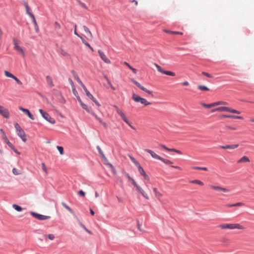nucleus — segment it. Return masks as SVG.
<instances>
[{"instance_id":"obj_18","label":"nucleus","mask_w":254,"mask_h":254,"mask_svg":"<svg viewBox=\"0 0 254 254\" xmlns=\"http://www.w3.org/2000/svg\"><path fill=\"white\" fill-rule=\"evenodd\" d=\"M244 229L245 228L242 225H241L240 224L238 223H233V224H230V227L229 229Z\"/></svg>"},{"instance_id":"obj_46","label":"nucleus","mask_w":254,"mask_h":254,"mask_svg":"<svg viewBox=\"0 0 254 254\" xmlns=\"http://www.w3.org/2000/svg\"><path fill=\"white\" fill-rule=\"evenodd\" d=\"M138 169V171L140 173V174L141 175H145L146 173L145 172V171H144L143 169L141 167V166L137 168Z\"/></svg>"},{"instance_id":"obj_30","label":"nucleus","mask_w":254,"mask_h":254,"mask_svg":"<svg viewBox=\"0 0 254 254\" xmlns=\"http://www.w3.org/2000/svg\"><path fill=\"white\" fill-rule=\"evenodd\" d=\"M163 31L166 33H171V34H179V35H182L183 34V33L181 32L172 31L168 30L167 29H164Z\"/></svg>"},{"instance_id":"obj_43","label":"nucleus","mask_w":254,"mask_h":254,"mask_svg":"<svg viewBox=\"0 0 254 254\" xmlns=\"http://www.w3.org/2000/svg\"><path fill=\"white\" fill-rule=\"evenodd\" d=\"M4 75L6 77H10V78H12L14 77V75H13L12 74H11V73H10L9 72H8L7 70H5L4 71Z\"/></svg>"},{"instance_id":"obj_32","label":"nucleus","mask_w":254,"mask_h":254,"mask_svg":"<svg viewBox=\"0 0 254 254\" xmlns=\"http://www.w3.org/2000/svg\"><path fill=\"white\" fill-rule=\"evenodd\" d=\"M219 227L221 229H229L230 224H223L219 225Z\"/></svg>"},{"instance_id":"obj_7","label":"nucleus","mask_w":254,"mask_h":254,"mask_svg":"<svg viewBox=\"0 0 254 254\" xmlns=\"http://www.w3.org/2000/svg\"><path fill=\"white\" fill-rule=\"evenodd\" d=\"M39 112L42 115V117L43 118H44L46 121H47L48 122H49V123H50L52 124H55V123H56L55 120L54 118L51 117L49 115V114L47 112L44 111L42 109H39Z\"/></svg>"},{"instance_id":"obj_47","label":"nucleus","mask_w":254,"mask_h":254,"mask_svg":"<svg viewBox=\"0 0 254 254\" xmlns=\"http://www.w3.org/2000/svg\"><path fill=\"white\" fill-rule=\"evenodd\" d=\"M61 54L63 56H64L65 57H67V58L70 57V55L68 53H67V52H66L65 51H61Z\"/></svg>"},{"instance_id":"obj_29","label":"nucleus","mask_w":254,"mask_h":254,"mask_svg":"<svg viewBox=\"0 0 254 254\" xmlns=\"http://www.w3.org/2000/svg\"><path fill=\"white\" fill-rule=\"evenodd\" d=\"M190 183L197 184L200 186H203L204 183L199 180H194L190 181Z\"/></svg>"},{"instance_id":"obj_40","label":"nucleus","mask_w":254,"mask_h":254,"mask_svg":"<svg viewBox=\"0 0 254 254\" xmlns=\"http://www.w3.org/2000/svg\"><path fill=\"white\" fill-rule=\"evenodd\" d=\"M12 207L17 211H21L23 210L21 207L16 204H13Z\"/></svg>"},{"instance_id":"obj_45","label":"nucleus","mask_w":254,"mask_h":254,"mask_svg":"<svg viewBox=\"0 0 254 254\" xmlns=\"http://www.w3.org/2000/svg\"><path fill=\"white\" fill-rule=\"evenodd\" d=\"M57 148L60 152V153L61 155H64V148L63 147L60 146H57Z\"/></svg>"},{"instance_id":"obj_51","label":"nucleus","mask_w":254,"mask_h":254,"mask_svg":"<svg viewBox=\"0 0 254 254\" xmlns=\"http://www.w3.org/2000/svg\"><path fill=\"white\" fill-rule=\"evenodd\" d=\"M202 74L209 78H212V76L209 73H207V72H202Z\"/></svg>"},{"instance_id":"obj_17","label":"nucleus","mask_w":254,"mask_h":254,"mask_svg":"<svg viewBox=\"0 0 254 254\" xmlns=\"http://www.w3.org/2000/svg\"><path fill=\"white\" fill-rule=\"evenodd\" d=\"M17 134L24 142H25L27 141L26 135L23 129L17 132Z\"/></svg>"},{"instance_id":"obj_27","label":"nucleus","mask_w":254,"mask_h":254,"mask_svg":"<svg viewBox=\"0 0 254 254\" xmlns=\"http://www.w3.org/2000/svg\"><path fill=\"white\" fill-rule=\"evenodd\" d=\"M153 190L154 192L155 197L156 198H160L162 196V195H163L156 188H154L153 189Z\"/></svg>"},{"instance_id":"obj_8","label":"nucleus","mask_w":254,"mask_h":254,"mask_svg":"<svg viewBox=\"0 0 254 254\" xmlns=\"http://www.w3.org/2000/svg\"><path fill=\"white\" fill-rule=\"evenodd\" d=\"M13 42L14 50H15L19 53L21 54L23 57H25V52L23 49L19 46L18 40L16 38H13Z\"/></svg>"},{"instance_id":"obj_16","label":"nucleus","mask_w":254,"mask_h":254,"mask_svg":"<svg viewBox=\"0 0 254 254\" xmlns=\"http://www.w3.org/2000/svg\"><path fill=\"white\" fill-rule=\"evenodd\" d=\"M19 109L28 116V117L31 120H34V117L33 115L30 112L29 110L19 107Z\"/></svg>"},{"instance_id":"obj_24","label":"nucleus","mask_w":254,"mask_h":254,"mask_svg":"<svg viewBox=\"0 0 254 254\" xmlns=\"http://www.w3.org/2000/svg\"><path fill=\"white\" fill-rule=\"evenodd\" d=\"M25 8L26 10V13L30 17H32L34 16L30 11V7L28 4V3L26 2L24 3Z\"/></svg>"},{"instance_id":"obj_50","label":"nucleus","mask_w":254,"mask_h":254,"mask_svg":"<svg viewBox=\"0 0 254 254\" xmlns=\"http://www.w3.org/2000/svg\"><path fill=\"white\" fill-rule=\"evenodd\" d=\"M12 172L14 175H16L20 174L19 171L17 169H16V168H13L12 169Z\"/></svg>"},{"instance_id":"obj_21","label":"nucleus","mask_w":254,"mask_h":254,"mask_svg":"<svg viewBox=\"0 0 254 254\" xmlns=\"http://www.w3.org/2000/svg\"><path fill=\"white\" fill-rule=\"evenodd\" d=\"M239 144H232V145H228L225 146H221L220 148L223 149H234L238 147Z\"/></svg>"},{"instance_id":"obj_39","label":"nucleus","mask_w":254,"mask_h":254,"mask_svg":"<svg viewBox=\"0 0 254 254\" xmlns=\"http://www.w3.org/2000/svg\"><path fill=\"white\" fill-rule=\"evenodd\" d=\"M72 74H73V76L74 77V78L76 80L77 82L78 83L80 81H81V80L80 79L79 77H78V75L77 74V73L73 70H72L71 71Z\"/></svg>"},{"instance_id":"obj_41","label":"nucleus","mask_w":254,"mask_h":254,"mask_svg":"<svg viewBox=\"0 0 254 254\" xmlns=\"http://www.w3.org/2000/svg\"><path fill=\"white\" fill-rule=\"evenodd\" d=\"M44 237L45 238H47L48 239H49V240H50L51 241L54 240V239L55 238V235L54 234H52L46 235L44 236Z\"/></svg>"},{"instance_id":"obj_60","label":"nucleus","mask_w":254,"mask_h":254,"mask_svg":"<svg viewBox=\"0 0 254 254\" xmlns=\"http://www.w3.org/2000/svg\"><path fill=\"white\" fill-rule=\"evenodd\" d=\"M84 45L86 46H87L88 47H89L92 51H93V49L92 47H91V46L90 45V44L87 43V42L84 44Z\"/></svg>"},{"instance_id":"obj_13","label":"nucleus","mask_w":254,"mask_h":254,"mask_svg":"<svg viewBox=\"0 0 254 254\" xmlns=\"http://www.w3.org/2000/svg\"><path fill=\"white\" fill-rule=\"evenodd\" d=\"M0 133L1 134L2 137L4 141H5V142L8 145V146L9 147H10L11 148H13L12 144L10 142H9L4 130L2 128L0 129Z\"/></svg>"},{"instance_id":"obj_58","label":"nucleus","mask_w":254,"mask_h":254,"mask_svg":"<svg viewBox=\"0 0 254 254\" xmlns=\"http://www.w3.org/2000/svg\"><path fill=\"white\" fill-rule=\"evenodd\" d=\"M235 206H242L244 205V203L242 202H237L234 204Z\"/></svg>"},{"instance_id":"obj_59","label":"nucleus","mask_w":254,"mask_h":254,"mask_svg":"<svg viewBox=\"0 0 254 254\" xmlns=\"http://www.w3.org/2000/svg\"><path fill=\"white\" fill-rule=\"evenodd\" d=\"M108 166H109V167L111 169L112 172L114 173H116V171H115V170L114 168V167L113 166V165L111 164H108Z\"/></svg>"},{"instance_id":"obj_28","label":"nucleus","mask_w":254,"mask_h":254,"mask_svg":"<svg viewBox=\"0 0 254 254\" xmlns=\"http://www.w3.org/2000/svg\"><path fill=\"white\" fill-rule=\"evenodd\" d=\"M31 18H32L33 22V24L34 25L35 29L36 32H38V31H39V27H38V24L37 23V22L36 21L35 16H33V17H32Z\"/></svg>"},{"instance_id":"obj_14","label":"nucleus","mask_w":254,"mask_h":254,"mask_svg":"<svg viewBox=\"0 0 254 254\" xmlns=\"http://www.w3.org/2000/svg\"><path fill=\"white\" fill-rule=\"evenodd\" d=\"M209 188L213 190L222 191L224 192H228L229 190L225 188H223L218 186L209 185Z\"/></svg>"},{"instance_id":"obj_23","label":"nucleus","mask_w":254,"mask_h":254,"mask_svg":"<svg viewBox=\"0 0 254 254\" xmlns=\"http://www.w3.org/2000/svg\"><path fill=\"white\" fill-rule=\"evenodd\" d=\"M83 29L84 32L87 34L88 37H89L90 39H92L93 38V35L89 28L86 26L84 25L83 26Z\"/></svg>"},{"instance_id":"obj_54","label":"nucleus","mask_w":254,"mask_h":254,"mask_svg":"<svg viewBox=\"0 0 254 254\" xmlns=\"http://www.w3.org/2000/svg\"><path fill=\"white\" fill-rule=\"evenodd\" d=\"M78 194H79L80 195H81L82 196H84L85 195V192L83 190H80L78 192Z\"/></svg>"},{"instance_id":"obj_57","label":"nucleus","mask_w":254,"mask_h":254,"mask_svg":"<svg viewBox=\"0 0 254 254\" xmlns=\"http://www.w3.org/2000/svg\"><path fill=\"white\" fill-rule=\"evenodd\" d=\"M91 100L95 103V104L98 107H100V103L96 100V99L94 97V99H91Z\"/></svg>"},{"instance_id":"obj_19","label":"nucleus","mask_w":254,"mask_h":254,"mask_svg":"<svg viewBox=\"0 0 254 254\" xmlns=\"http://www.w3.org/2000/svg\"><path fill=\"white\" fill-rule=\"evenodd\" d=\"M220 118L221 119H222V118H231V119H240V120L243 119V118L241 116H233V115H222L220 116Z\"/></svg>"},{"instance_id":"obj_55","label":"nucleus","mask_w":254,"mask_h":254,"mask_svg":"<svg viewBox=\"0 0 254 254\" xmlns=\"http://www.w3.org/2000/svg\"><path fill=\"white\" fill-rule=\"evenodd\" d=\"M91 100L95 103V104L98 107H100V103L96 100V99L94 97V99H91Z\"/></svg>"},{"instance_id":"obj_12","label":"nucleus","mask_w":254,"mask_h":254,"mask_svg":"<svg viewBox=\"0 0 254 254\" xmlns=\"http://www.w3.org/2000/svg\"><path fill=\"white\" fill-rule=\"evenodd\" d=\"M131 81L139 88H140L142 91L145 92L146 93L149 94H152V92L150 90H148L146 88H145L144 86L141 85L138 82L136 81L133 79H131Z\"/></svg>"},{"instance_id":"obj_44","label":"nucleus","mask_w":254,"mask_h":254,"mask_svg":"<svg viewBox=\"0 0 254 254\" xmlns=\"http://www.w3.org/2000/svg\"><path fill=\"white\" fill-rule=\"evenodd\" d=\"M14 127L16 129V132L19 131L20 130L22 129V128L20 127V126L18 123L14 124Z\"/></svg>"},{"instance_id":"obj_64","label":"nucleus","mask_w":254,"mask_h":254,"mask_svg":"<svg viewBox=\"0 0 254 254\" xmlns=\"http://www.w3.org/2000/svg\"><path fill=\"white\" fill-rule=\"evenodd\" d=\"M13 150V151L16 153H17V154H20V153L16 149L14 148V146L13 145V148H11Z\"/></svg>"},{"instance_id":"obj_25","label":"nucleus","mask_w":254,"mask_h":254,"mask_svg":"<svg viewBox=\"0 0 254 254\" xmlns=\"http://www.w3.org/2000/svg\"><path fill=\"white\" fill-rule=\"evenodd\" d=\"M46 81H47V82L48 85L51 88L53 87L54 86L53 80H52V77L48 75L46 76Z\"/></svg>"},{"instance_id":"obj_4","label":"nucleus","mask_w":254,"mask_h":254,"mask_svg":"<svg viewBox=\"0 0 254 254\" xmlns=\"http://www.w3.org/2000/svg\"><path fill=\"white\" fill-rule=\"evenodd\" d=\"M211 112H227L236 114H240L241 113L238 110L225 106L220 107L213 109Z\"/></svg>"},{"instance_id":"obj_36","label":"nucleus","mask_w":254,"mask_h":254,"mask_svg":"<svg viewBox=\"0 0 254 254\" xmlns=\"http://www.w3.org/2000/svg\"><path fill=\"white\" fill-rule=\"evenodd\" d=\"M41 166H42V168L43 171L44 172V173L45 174V175H47L48 174V169L45 165V164L44 163H42Z\"/></svg>"},{"instance_id":"obj_63","label":"nucleus","mask_w":254,"mask_h":254,"mask_svg":"<svg viewBox=\"0 0 254 254\" xmlns=\"http://www.w3.org/2000/svg\"><path fill=\"white\" fill-rule=\"evenodd\" d=\"M182 84L184 86H189L190 85V83L189 82L186 81L183 82Z\"/></svg>"},{"instance_id":"obj_37","label":"nucleus","mask_w":254,"mask_h":254,"mask_svg":"<svg viewBox=\"0 0 254 254\" xmlns=\"http://www.w3.org/2000/svg\"><path fill=\"white\" fill-rule=\"evenodd\" d=\"M201 105L203 107H204V108H207V109L210 108H212V107H214L213 103H211V104H205V103H202Z\"/></svg>"},{"instance_id":"obj_22","label":"nucleus","mask_w":254,"mask_h":254,"mask_svg":"<svg viewBox=\"0 0 254 254\" xmlns=\"http://www.w3.org/2000/svg\"><path fill=\"white\" fill-rule=\"evenodd\" d=\"M250 159L246 156H244L242 157H241L240 159H239L237 161L238 164H241L242 163H245V162H250Z\"/></svg>"},{"instance_id":"obj_38","label":"nucleus","mask_w":254,"mask_h":254,"mask_svg":"<svg viewBox=\"0 0 254 254\" xmlns=\"http://www.w3.org/2000/svg\"><path fill=\"white\" fill-rule=\"evenodd\" d=\"M72 74H73V76L74 77V78L76 80L77 82L78 83L80 81H81V80L80 79L79 77H78V75L77 74V73L73 70H72L71 71Z\"/></svg>"},{"instance_id":"obj_6","label":"nucleus","mask_w":254,"mask_h":254,"mask_svg":"<svg viewBox=\"0 0 254 254\" xmlns=\"http://www.w3.org/2000/svg\"><path fill=\"white\" fill-rule=\"evenodd\" d=\"M114 107L117 113L121 116L122 119L126 122L131 128L132 129H134L133 126L131 125V123L129 122V120L126 116L125 114L123 113V112L120 110L119 107L116 105H114Z\"/></svg>"},{"instance_id":"obj_42","label":"nucleus","mask_w":254,"mask_h":254,"mask_svg":"<svg viewBox=\"0 0 254 254\" xmlns=\"http://www.w3.org/2000/svg\"><path fill=\"white\" fill-rule=\"evenodd\" d=\"M54 27H55V30H60L61 28L60 24L59 22H58L57 21L55 22Z\"/></svg>"},{"instance_id":"obj_3","label":"nucleus","mask_w":254,"mask_h":254,"mask_svg":"<svg viewBox=\"0 0 254 254\" xmlns=\"http://www.w3.org/2000/svg\"><path fill=\"white\" fill-rule=\"evenodd\" d=\"M132 99L136 103H140L144 106H148L151 104V103L148 102L146 99L141 97L140 96L135 93H132Z\"/></svg>"},{"instance_id":"obj_33","label":"nucleus","mask_w":254,"mask_h":254,"mask_svg":"<svg viewBox=\"0 0 254 254\" xmlns=\"http://www.w3.org/2000/svg\"><path fill=\"white\" fill-rule=\"evenodd\" d=\"M124 64L126 65L129 69H130L134 74L136 73L137 70L131 66L128 63L125 62Z\"/></svg>"},{"instance_id":"obj_15","label":"nucleus","mask_w":254,"mask_h":254,"mask_svg":"<svg viewBox=\"0 0 254 254\" xmlns=\"http://www.w3.org/2000/svg\"><path fill=\"white\" fill-rule=\"evenodd\" d=\"M99 56L101 59L106 64H109L111 63L110 60L107 57L106 55L101 50H98V51Z\"/></svg>"},{"instance_id":"obj_34","label":"nucleus","mask_w":254,"mask_h":254,"mask_svg":"<svg viewBox=\"0 0 254 254\" xmlns=\"http://www.w3.org/2000/svg\"><path fill=\"white\" fill-rule=\"evenodd\" d=\"M214 107L219 106V105H227L228 103L224 101H218L213 103Z\"/></svg>"},{"instance_id":"obj_11","label":"nucleus","mask_w":254,"mask_h":254,"mask_svg":"<svg viewBox=\"0 0 254 254\" xmlns=\"http://www.w3.org/2000/svg\"><path fill=\"white\" fill-rule=\"evenodd\" d=\"M0 115L3 118L8 119L10 116L8 110L4 107L0 105Z\"/></svg>"},{"instance_id":"obj_5","label":"nucleus","mask_w":254,"mask_h":254,"mask_svg":"<svg viewBox=\"0 0 254 254\" xmlns=\"http://www.w3.org/2000/svg\"><path fill=\"white\" fill-rule=\"evenodd\" d=\"M129 181L131 182L133 186L136 188V190L138 192L140 193L141 195L146 199H149V196L147 193L142 189L141 187L137 184L133 178H131Z\"/></svg>"},{"instance_id":"obj_9","label":"nucleus","mask_w":254,"mask_h":254,"mask_svg":"<svg viewBox=\"0 0 254 254\" xmlns=\"http://www.w3.org/2000/svg\"><path fill=\"white\" fill-rule=\"evenodd\" d=\"M154 65L156 66L157 70L160 73L172 76H174L176 75L175 73L173 71L163 70L162 67L157 64H155Z\"/></svg>"},{"instance_id":"obj_56","label":"nucleus","mask_w":254,"mask_h":254,"mask_svg":"<svg viewBox=\"0 0 254 254\" xmlns=\"http://www.w3.org/2000/svg\"><path fill=\"white\" fill-rule=\"evenodd\" d=\"M91 100L95 103V104L98 107H100V103L96 100V99L94 97V99H91Z\"/></svg>"},{"instance_id":"obj_2","label":"nucleus","mask_w":254,"mask_h":254,"mask_svg":"<svg viewBox=\"0 0 254 254\" xmlns=\"http://www.w3.org/2000/svg\"><path fill=\"white\" fill-rule=\"evenodd\" d=\"M144 151L148 153L153 159L160 160L166 164H171L173 163L170 160L164 159L160 156L159 155H157L155 152H154L152 150H150L149 149H144Z\"/></svg>"},{"instance_id":"obj_49","label":"nucleus","mask_w":254,"mask_h":254,"mask_svg":"<svg viewBox=\"0 0 254 254\" xmlns=\"http://www.w3.org/2000/svg\"><path fill=\"white\" fill-rule=\"evenodd\" d=\"M225 128L227 129H230V130H235L236 129V128L235 127H231V126H230L228 125L226 126Z\"/></svg>"},{"instance_id":"obj_26","label":"nucleus","mask_w":254,"mask_h":254,"mask_svg":"<svg viewBox=\"0 0 254 254\" xmlns=\"http://www.w3.org/2000/svg\"><path fill=\"white\" fill-rule=\"evenodd\" d=\"M62 205L63 207H64L67 211H68L72 214H74V212L73 210L70 208L64 202H62Z\"/></svg>"},{"instance_id":"obj_1","label":"nucleus","mask_w":254,"mask_h":254,"mask_svg":"<svg viewBox=\"0 0 254 254\" xmlns=\"http://www.w3.org/2000/svg\"><path fill=\"white\" fill-rule=\"evenodd\" d=\"M76 97H77V101L78 102H79V103L80 104V106H81V107L84 109L86 111V112H87L88 113H90L91 114H92L99 122V123H100L101 124H102L103 126H104L105 127L106 126V124L105 123H104L103 120L100 118H99L93 111H92V108L91 107H88L87 106V105H86L85 104H84V103H83V102L82 101L81 99H80V98L79 97V96H78V95L76 96Z\"/></svg>"},{"instance_id":"obj_10","label":"nucleus","mask_w":254,"mask_h":254,"mask_svg":"<svg viewBox=\"0 0 254 254\" xmlns=\"http://www.w3.org/2000/svg\"><path fill=\"white\" fill-rule=\"evenodd\" d=\"M30 214L32 216L36 218V219L40 220H45L49 219L51 218L50 216H46L42 214H40L34 212H31Z\"/></svg>"},{"instance_id":"obj_20","label":"nucleus","mask_w":254,"mask_h":254,"mask_svg":"<svg viewBox=\"0 0 254 254\" xmlns=\"http://www.w3.org/2000/svg\"><path fill=\"white\" fill-rule=\"evenodd\" d=\"M160 146L164 148V149H165L166 150H167V151H171V152H176L179 154H182V153L181 151L179 150H177L175 148H169L168 147H167L166 146H165L164 145H163V144H161L160 145Z\"/></svg>"},{"instance_id":"obj_48","label":"nucleus","mask_w":254,"mask_h":254,"mask_svg":"<svg viewBox=\"0 0 254 254\" xmlns=\"http://www.w3.org/2000/svg\"><path fill=\"white\" fill-rule=\"evenodd\" d=\"M12 79H13L19 85H22V83L21 81H20L15 76H14Z\"/></svg>"},{"instance_id":"obj_53","label":"nucleus","mask_w":254,"mask_h":254,"mask_svg":"<svg viewBox=\"0 0 254 254\" xmlns=\"http://www.w3.org/2000/svg\"><path fill=\"white\" fill-rule=\"evenodd\" d=\"M107 82H108V84L110 85V86L111 87V88L113 90H115V87H114V86H113V85L112 84V83H111V81L109 80V79H107Z\"/></svg>"},{"instance_id":"obj_61","label":"nucleus","mask_w":254,"mask_h":254,"mask_svg":"<svg viewBox=\"0 0 254 254\" xmlns=\"http://www.w3.org/2000/svg\"><path fill=\"white\" fill-rule=\"evenodd\" d=\"M133 163L134 164V165H135L137 168H138V167H140V166H140V165L139 164V162H138L137 161H136V160H135V161H134V162H133Z\"/></svg>"},{"instance_id":"obj_31","label":"nucleus","mask_w":254,"mask_h":254,"mask_svg":"<svg viewBox=\"0 0 254 254\" xmlns=\"http://www.w3.org/2000/svg\"><path fill=\"white\" fill-rule=\"evenodd\" d=\"M97 149L98 150V152H99V154H100L101 157L103 159H106V157H105L103 152L102 151V149H101L100 147L99 146H97Z\"/></svg>"},{"instance_id":"obj_62","label":"nucleus","mask_w":254,"mask_h":254,"mask_svg":"<svg viewBox=\"0 0 254 254\" xmlns=\"http://www.w3.org/2000/svg\"><path fill=\"white\" fill-rule=\"evenodd\" d=\"M72 92L76 96L77 95V92L75 88L74 87H72Z\"/></svg>"},{"instance_id":"obj_35","label":"nucleus","mask_w":254,"mask_h":254,"mask_svg":"<svg viewBox=\"0 0 254 254\" xmlns=\"http://www.w3.org/2000/svg\"><path fill=\"white\" fill-rule=\"evenodd\" d=\"M198 88L202 91H208L209 89L205 85H199L197 86Z\"/></svg>"},{"instance_id":"obj_52","label":"nucleus","mask_w":254,"mask_h":254,"mask_svg":"<svg viewBox=\"0 0 254 254\" xmlns=\"http://www.w3.org/2000/svg\"><path fill=\"white\" fill-rule=\"evenodd\" d=\"M86 96L87 97H88L91 100V99H94V97L90 93V92H88V93H87V94H86Z\"/></svg>"}]
</instances>
